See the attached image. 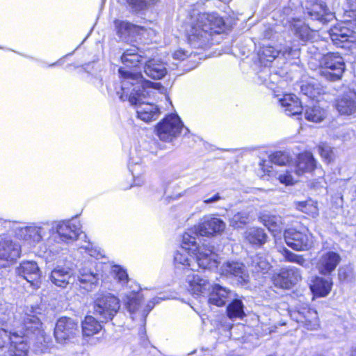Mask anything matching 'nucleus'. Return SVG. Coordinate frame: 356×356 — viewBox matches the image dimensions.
<instances>
[{
    "instance_id": "obj_1",
    "label": "nucleus",
    "mask_w": 356,
    "mask_h": 356,
    "mask_svg": "<svg viewBox=\"0 0 356 356\" xmlns=\"http://www.w3.org/2000/svg\"><path fill=\"white\" fill-rule=\"evenodd\" d=\"M121 81L120 91H117L122 101L128 99L131 105L136 106L137 116L145 122L155 120L159 115V108L145 100L148 95L147 88H157L159 83H153L143 79L140 73H133L124 70L123 67L118 70Z\"/></svg>"
},
{
    "instance_id": "obj_2",
    "label": "nucleus",
    "mask_w": 356,
    "mask_h": 356,
    "mask_svg": "<svg viewBox=\"0 0 356 356\" xmlns=\"http://www.w3.org/2000/svg\"><path fill=\"white\" fill-rule=\"evenodd\" d=\"M224 24L222 18L216 14H199L195 24L188 31V42L195 48H202L212 33H220Z\"/></svg>"
},
{
    "instance_id": "obj_3",
    "label": "nucleus",
    "mask_w": 356,
    "mask_h": 356,
    "mask_svg": "<svg viewBox=\"0 0 356 356\" xmlns=\"http://www.w3.org/2000/svg\"><path fill=\"white\" fill-rule=\"evenodd\" d=\"M195 232H186L184 234V247L195 256L196 262L200 268L210 269L218 266V254L213 252V247L202 243L200 245V238L195 237Z\"/></svg>"
},
{
    "instance_id": "obj_4",
    "label": "nucleus",
    "mask_w": 356,
    "mask_h": 356,
    "mask_svg": "<svg viewBox=\"0 0 356 356\" xmlns=\"http://www.w3.org/2000/svg\"><path fill=\"white\" fill-rule=\"evenodd\" d=\"M24 331L17 332L9 344L8 353L10 356H27L29 346L25 337L29 334L37 333L43 336L44 332L40 330L42 323L40 320L34 315H26L24 318Z\"/></svg>"
},
{
    "instance_id": "obj_5",
    "label": "nucleus",
    "mask_w": 356,
    "mask_h": 356,
    "mask_svg": "<svg viewBox=\"0 0 356 356\" xmlns=\"http://www.w3.org/2000/svg\"><path fill=\"white\" fill-rule=\"evenodd\" d=\"M120 307V300L111 293H97L93 304V314L102 323L113 318Z\"/></svg>"
},
{
    "instance_id": "obj_6",
    "label": "nucleus",
    "mask_w": 356,
    "mask_h": 356,
    "mask_svg": "<svg viewBox=\"0 0 356 356\" xmlns=\"http://www.w3.org/2000/svg\"><path fill=\"white\" fill-rule=\"evenodd\" d=\"M184 132L186 135L189 130L184 127L181 119L177 114L166 116L156 126V134L160 140L171 142Z\"/></svg>"
},
{
    "instance_id": "obj_7",
    "label": "nucleus",
    "mask_w": 356,
    "mask_h": 356,
    "mask_svg": "<svg viewBox=\"0 0 356 356\" xmlns=\"http://www.w3.org/2000/svg\"><path fill=\"white\" fill-rule=\"evenodd\" d=\"M320 65L321 75L332 81L339 80L346 69L344 60L338 53H328L324 55Z\"/></svg>"
},
{
    "instance_id": "obj_8",
    "label": "nucleus",
    "mask_w": 356,
    "mask_h": 356,
    "mask_svg": "<svg viewBox=\"0 0 356 356\" xmlns=\"http://www.w3.org/2000/svg\"><path fill=\"white\" fill-rule=\"evenodd\" d=\"M284 240L288 246L297 251L308 250L314 245V236L308 229L289 228L284 231Z\"/></svg>"
},
{
    "instance_id": "obj_9",
    "label": "nucleus",
    "mask_w": 356,
    "mask_h": 356,
    "mask_svg": "<svg viewBox=\"0 0 356 356\" xmlns=\"http://www.w3.org/2000/svg\"><path fill=\"white\" fill-rule=\"evenodd\" d=\"M79 327L77 321L69 317L60 318L54 328V337L60 343L70 341L79 335Z\"/></svg>"
},
{
    "instance_id": "obj_10",
    "label": "nucleus",
    "mask_w": 356,
    "mask_h": 356,
    "mask_svg": "<svg viewBox=\"0 0 356 356\" xmlns=\"http://www.w3.org/2000/svg\"><path fill=\"white\" fill-rule=\"evenodd\" d=\"M341 260V257L338 252L332 250H322L314 259V265L319 274L332 276Z\"/></svg>"
},
{
    "instance_id": "obj_11",
    "label": "nucleus",
    "mask_w": 356,
    "mask_h": 356,
    "mask_svg": "<svg viewBox=\"0 0 356 356\" xmlns=\"http://www.w3.org/2000/svg\"><path fill=\"white\" fill-rule=\"evenodd\" d=\"M49 229L48 223H31L28 226L16 227L14 229L15 236L20 239L30 243H38L40 242L43 236Z\"/></svg>"
},
{
    "instance_id": "obj_12",
    "label": "nucleus",
    "mask_w": 356,
    "mask_h": 356,
    "mask_svg": "<svg viewBox=\"0 0 356 356\" xmlns=\"http://www.w3.org/2000/svg\"><path fill=\"white\" fill-rule=\"evenodd\" d=\"M21 245L9 236L0 235V268L6 267L20 257Z\"/></svg>"
},
{
    "instance_id": "obj_13",
    "label": "nucleus",
    "mask_w": 356,
    "mask_h": 356,
    "mask_svg": "<svg viewBox=\"0 0 356 356\" xmlns=\"http://www.w3.org/2000/svg\"><path fill=\"white\" fill-rule=\"evenodd\" d=\"M225 229V223L220 219L214 216L204 217L201 223L195 227L193 229L188 232H195V237L210 236L222 232Z\"/></svg>"
},
{
    "instance_id": "obj_14",
    "label": "nucleus",
    "mask_w": 356,
    "mask_h": 356,
    "mask_svg": "<svg viewBox=\"0 0 356 356\" xmlns=\"http://www.w3.org/2000/svg\"><path fill=\"white\" fill-rule=\"evenodd\" d=\"M300 270L296 267L282 268L273 275L274 285L281 289H291L301 280Z\"/></svg>"
},
{
    "instance_id": "obj_15",
    "label": "nucleus",
    "mask_w": 356,
    "mask_h": 356,
    "mask_svg": "<svg viewBox=\"0 0 356 356\" xmlns=\"http://www.w3.org/2000/svg\"><path fill=\"white\" fill-rule=\"evenodd\" d=\"M291 316L298 323L304 324L308 330H316L318 327L317 312L309 307L307 304L298 305Z\"/></svg>"
},
{
    "instance_id": "obj_16",
    "label": "nucleus",
    "mask_w": 356,
    "mask_h": 356,
    "mask_svg": "<svg viewBox=\"0 0 356 356\" xmlns=\"http://www.w3.org/2000/svg\"><path fill=\"white\" fill-rule=\"evenodd\" d=\"M291 316L298 323L304 324L308 330H316L318 327L317 312L309 307L307 304L298 305Z\"/></svg>"
},
{
    "instance_id": "obj_17",
    "label": "nucleus",
    "mask_w": 356,
    "mask_h": 356,
    "mask_svg": "<svg viewBox=\"0 0 356 356\" xmlns=\"http://www.w3.org/2000/svg\"><path fill=\"white\" fill-rule=\"evenodd\" d=\"M291 316L298 323L304 324L308 330H316L318 327L317 312L309 307L307 304L298 305Z\"/></svg>"
},
{
    "instance_id": "obj_18",
    "label": "nucleus",
    "mask_w": 356,
    "mask_h": 356,
    "mask_svg": "<svg viewBox=\"0 0 356 356\" xmlns=\"http://www.w3.org/2000/svg\"><path fill=\"white\" fill-rule=\"evenodd\" d=\"M185 273L187 289L192 295L203 296L210 290L211 286L209 280L198 273H195L193 268L187 269Z\"/></svg>"
},
{
    "instance_id": "obj_19",
    "label": "nucleus",
    "mask_w": 356,
    "mask_h": 356,
    "mask_svg": "<svg viewBox=\"0 0 356 356\" xmlns=\"http://www.w3.org/2000/svg\"><path fill=\"white\" fill-rule=\"evenodd\" d=\"M220 273L227 277L235 278L240 284H247L250 275L245 266L237 261H227L220 267Z\"/></svg>"
},
{
    "instance_id": "obj_20",
    "label": "nucleus",
    "mask_w": 356,
    "mask_h": 356,
    "mask_svg": "<svg viewBox=\"0 0 356 356\" xmlns=\"http://www.w3.org/2000/svg\"><path fill=\"white\" fill-rule=\"evenodd\" d=\"M16 273L31 284L33 287H39L40 272L35 261H25L16 268Z\"/></svg>"
},
{
    "instance_id": "obj_21",
    "label": "nucleus",
    "mask_w": 356,
    "mask_h": 356,
    "mask_svg": "<svg viewBox=\"0 0 356 356\" xmlns=\"http://www.w3.org/2000/svg\"><path fill=\"white\" fill-rule=\"evenodd\" d=\"M329 34L332 42L337 45L344 42H356V32L350 29L348 24L345 22L339 23L332 27L329 31Z\"/></svg>"
},
{
    "instance_id": "obj_22",
    "label": "nucleus",
    "mask_w": 356,
    "mask_h": 356,
    "mask_svg": "<svg viewBox=\"0 0 356 356\" xmlns=\"http://www.w3.org/2000/svg\"><path fill=\"white\" fill-rule=\"evenodd\" d=\"M55 229L60 240L63 241L76 240L81 233L80 223L75 220L59 222L56 224Z\"/></svg>"
},
{
    "instance_id": "obj_23",
    "label": "nucleus",
    "mask_w": 356,
    "mask_h": 356,
    "mask_svg": "<svg viewBox=\"0 0 356 356\" xmlns=\"http://www.w3.org/2000/svg\"><path fill=\"white\" fill-rule=\"evenodd\" d=\"M336 108L342 115L356 113V92L348 89L343 92L336 101Z\"/></svg>"
},
{
    "instance_id": "obj_24",
    "label": "nucleus",
    "mask_w": 356,
    "mask_h": 356,
    "mask_svg": "<svg viewBox=\"0 0 356 356\" xmlns=\"http://www.w3.org/2000/svg\"><path fill=\"white\" fill-rule=\"evenodd\" d=\"M49 279L54 284L61 288H65L74 281L73 270L62 266H58L51 270Z\"/></svg>"
},
{
    "instance_id": "obj_25",
    "label": "nucleus",
    "mask_w": 356,
    "mask_h": 356,
    "mask_svg": "<svg viewBox=\"0 0 356 356\" xmlns=\"http://www.w3.org/2000/svg\"><path fill=\"white\" fill-rule=\"evenodd\" d=\"M234 297V293L229 289L222 287L219 284H215L209 294V303L221 307Z\"/></svg>"
},
{
    "instance_id": "obj_26",
    "label": "nucleus",
    "mask_w": 356,
    "mask_h": 356,
    "mask_svg": "<svg viewBox=\"0 0 356 356\" xmlns=\"http://www.w3.org/2000/svg\"><path fill=\"white\" fill-rule=\"evenodd\" d=\"M292 166L295 169L296 176L299 177L314 170L316 168V161L312 153L306 152L298 155L296 164Z\"/></svg>"
},
{
    "instance_id": "obj_27",
    "label": "nucleus",
    "mask_w": 356,
    "mask_h": 356,
    "mask_svg": "<svg viewBox=\"0 0 356 356\" xmlns=\"http://www.w3.org/2000/svg\"><path fill=\"white\" fill-rule=\"evenodd\" d=\"M279 102L287 115H296L302 113V106L295 95L286 94Z\"/></svg>"
},
{
    "instance_id": "obj_28",
    "label": "nucleus",
    "mask_w": 356,
    "mask_h": 356,
    "mask_svg": "<svg viewBox=\"0 0 356 356\" xmlns=\"http://www.w3.org/2000/svg\"><path fill=\"white\" fill-rule=\"evenodd\" d=\"M99 279V273H94L87 267H83L79 270L78 280L81 284V286L87 291L92 290L98 284Z\"/></svg>"
},
{
    "instance_id": "obj_29",
    "label": "nucleus",
    "mask_w": 356,
    "mask_h": 356,
    "mask_svg": "<svg viewBox=\"0 0 356 356\" xmlns=\"http://www.w3.org/2000/svg\"><path fill=\"white\" fill-rule=\"evenodd\" d=\"M144 72L147 76L153 79H162L167 73L165 64L154 58L145 63Z\"/></svg>"
},
{
    "instance_id": "obj_30",
    "label": "nucleus",
    "mask_w": 356,
    "mask_h": 356,
    "mask_svg": "<svg viewBox=\"0 0 356 356\" xmlns=\"http://www.w3.org/2000/svg\"><path fill=\"white\" fill-rule=\"evenodd\" d=\"M332 284L331 276H327V278L316 277L310 286V289L314 295L325 297L331 291Z\"/></svg>"
},
{
    "instance_id": "obj_31",
    "label": "nucleus",
    "mask_w": 356,
    "mask_h": 356,
    "mask_svg": "<svg viewBox=\"0 0 356 356\" xmlns=\"http://www.w3.org/2000/svg\"><path fill=\"white\" fill-rule=\"evenodd\" d=\"M309 16L315 20L326 23L334 17L333 13L329 11L325 3L323 1L314 3L308 11Z\"/></svg>"
},
{
    "instance_id": "obj_32",
    "label": "nucleus",
    "mask_w": 356,
    "mask_h": 356,
    "mask_svg": "<svg viewBox=\"0 0 356 356\" xmlns=\"http://www.w3.org/2000/svg\"><path fill=\"white\" fill-rule=\"evenodd\" d=\"M259 218L263 225L274 236L280 234L284 229V222L282 218L280 216L263 214Z\"/></svg>"
},
{
    "instance_id": "obj_33",
    "label": "nucleus",
    "mask_w": 356,
    "mask_h": 356,
    "mask_svg": "<svg viewBox=\"0 0 356 356\" xmlns=\"http://www.w3.org/2000/svg\"><path fill=\"white\" fill-rule=\"evenodd\" d=\"M81 325L83 334L86 337L92 336L102 329L101 323L92 316H86Z\"/></svg>"
},
{
    "instance_id": "obj_34",
    "label": "nucleus",
    "mask_w": 356,
    "mask_h": 356,
    "mask_svg": "<svg viewBox=\"0 0 356 356\" xmlns=\"http://www.w3.org/2000/svg\"><path fill=\"white\" fill-rule=\"evenodd\" d=\"M138 48L134 47L124 51L121 56L122 63L127 67H136L141 61Z\"/></svg>"
},
{
    "instance_id": "obj_35",
    "label": "nucleus",
    "mask_w": 356,
    "mask_h": 356,
    "mask_svg": "<svg viewBox=\"0 0 356 356\" xmlns=\"http://www.w3.org/2000/svg\"><path fill=\"white\" fill-rule=\"evenodd\" d=\"M267 234L261 228L252 227L246 232V238L252 244L261 245L267 241Z\"/></svg>"
},
{
    "instance_id": "obj_36",
    "label": "nucleus",
    "mask_w": 356,
    "mask_h": 356,
    "mask_svg": "<svg viewBox=\"0 0 356 356\" xmlns=\"http://www.w3.org/2000/svg\"><path fill=\"white\" fill-rule=\"evenodd\" d=\"M326 116L325 111L318 104L307 106L305 117V118L314 122H321Z\"/></svg>"
},
{
    "instance_id": "obj_37",
    "label": "nucleus",
    "mask_w": 356,
    "mask_h": 356,
    "mask_svg": "<svg viewBox=\"0 0 356 356\" xmlns=\"http://www.w3.org/2000/svg\"><path fill=\"white\" fill-rule=\"evenodd\" d=\"M141 300L142 296L135 291L127 296L125 304L131 314L138 312L141 315V310L143 309L140 305Z\"/></svg>"
},
{
    "instance_id": "obj_38",
    "label": "nucleus",
    "mask_w": 356,
    "mask_h": 356,
    "mask_svg": "<svg viewBox=\"0 0 356 356\" xmlns=\"http://www.w3.org/2000/svg\"><path fill=\"white\" fill-rule=\"evenodd\" d=\"M250 266L252 270L255 273L261 272L265 273L270 268L268 261L264 255L261 254H256L252 257Z\"/></svg>"
},
{
    "instance_id": "obj_39",
    "label": "nucleus",
    "mask_w": 356,
    "mask_h": 356,
    "mask_svg": "<svg viewBox=\"0 0 356 356\" xmlns=\"http://www.w3.org/2000/svg\"><path fill=\"white\" fill-rule=\"evenodd\" d=\"M184 237L182 238V244L179 250H177L174 255V262L176 267H186L190 266L189 258H188V248L184 247Z\"/></svg>"
},
{
    "instance_id": "obj_40",
    "label": "nucleus",
    "mask_w": 356,
    "mask_h": 356,
    "mask_svg": "<svg viewBox=\"0 0 356 356\" xmlns=\"http://www.w3.org/2000/svg\"><path fill=\"white\" fill-rule=\"evenodd\" d=\"M280 51L276 50L272 46H264L258 53L261 63L272 62L280 54Z\"/></svg>"
},
{
    "instance_id": "obj_41",
    "label": "nucleus",
    "mask_w": 356,
    "mask_h": 356,
    "mask_svg": "<svg viewBox=\"0 0 356 356\" xmlns=\"http://www.w3.org/2000/svg\"><path fill=\"white\" fill-rule=\"evenodd\" d=\"M294 175H296L295 169L292 165H289L277 175V179L282 184L286 186L293 185L297 181Z\"/></svg>"
},
{
    "instance_id": "obj_42",
    "label": "nucleus",
    "mask_w": 356,
    "mask_h": 356,
    "mask_svg": "<svg viewBox=\"0 0 356 356\" xmlns=\"http://www.w3.org/2000/svg\"><path fill=\"white\" fill-rule=\"evenodd\" d=\"M229 318H241L244 315L243 305L240 300H234L227 309Z\"/></svg>"
},
{
    "instance_id": "obj_43",
    "label": "nucleus",
    "mask_w": 356,
    "mask_h": 356,
    "mask_svg": "<svg viewBox=\"0 0 356 356\" xmlns=\"http://www.w3.org/2000/svg\"><path fill=\"white\" fill-rule=\"evenodd\" d=\"M283 256L288 262L297 264L302 267H307L308 264L302 255L295 254L287 249L283 250Z\"/></svg>"
},
{
    "instance_id": "obj_44",
    "label": "nucleus",
    "mask_w": 356,
    "mask_h": 356,
    "mask_svg": "<svg viewBox=\"0 0 356 356\" xmlns=\"http://www.w3.org/2000/svg\"><path fill=\"white\" fill-rule=\"evenodd\" d=\"M126 1L132 11L138 12L154 4L158 0H126Z\"/></svg>"
},
{
    "instance_id": "obj_45",
    "label": "nucleus",
    "mask_w": 356,
    "mask_h": 356,
    "mask_svg": "<svg viewBox=\"0 0 356 356\" xmlns=\"http://www.w3.org/2000/svg\"><path fill=\"white\" fill-rule=\"evenodd\" d=\"M294 30L295 34L302 42H307L312 39V35L314 34V32L312 31L307 26L303 24L300 25L296 24L294 25Z\"/></svg>"
},
{
    "instance_id": "obj_46",
    "label": "nucleus",
    "mask_w": 356,
    "mask_h": 356,
    "mask_svg": "<svg viewBox=\"0 0 356 356\" xmlns=\"http://www.w3.org/2000/svg\"><path fill=\"white\" fill-rule=\"evenodd\" d=\"M249 214L246 211H240L235 213L230 219V225L233 227H241L248 222Z\"/></svg>"
},
{
    "instance_id": "obj_47",
    "label": "nucleus",
    "mask_w": 356,
    "mask_h": 356,
    "mask_svg": "<svg viewBox=\"0 0 356 356\" xmlns=\"http://www.w3.org/2000/svg\"><path fill=\"white\" fill-rule=\"evenodd\" d=\"M114 24L117 34L121 38L127 35L134 27L132 24L120 20H115Z\"/></svg>"
},
{
    "instance_id": "obj_48",
    "label": "nucleus",
    "mask_w": 356,
    "mask_h": 356,
    "mask_svg": "<svg viewBox=\"0 0 356 356\" xmlns=\"http://www.w3.org/2000/svg\"><path fill=\"white\" fill-rule=\"evenodd\" d=\"M299 209L302 212L308 214L312 218H316L318 216V209L316 205L310 202H302L299 204Z\"/></svg>"
},
{
    "instance_id": "obj_49",
    "label": "nucleus",
    "mask_w": 356,
    "mask_h": 356,
    "mask_svg": "<svg viewBox=\"0 0 356 356\" xmlns=\"http://www.w3.org/2000/svg\"><path fill=\"white\" fill-rule=\"evenodd\" d=\"M270 161L278 165H284L289 162V157L285 152H277L270 156Z\"/></svg>"
},
{
    "instance_id": "obj_50",
    "label": "nucleus",
    "mask_w": 356,
    "mask_h": 356,
    "mask_svg": "<svg viewBox=\"0 0 356 356\" xmlns=\"http://www.w3.org/2000/svg\"><path fill=\"white\" fill-rule=\"evenodd\" d=\"M17 332L0 327V349L10 344Z\"/></svg>"
},
{
    "instance_id": "obj_51",
    "label": "nucleus",
    "mask_w": 356,
    "mask_h": 356,
    "mask_svg": "<svg viewBox=\"0 0 356 356\" xmlns=\"http://www.w3.org/2000/svg\"><path fill=\"white\" fill-rule=\"evenodd\" d=\"M318 150L321 157L330 163L333 159V152L330 146L325 143L318 145Z\"/></svg>"
},
{
    "instance_id": "obj_52",
    "label": "nucleus",
    "mask_w": 356,
    "mask_h": 356,
    "mask_svg": "<svg viewBox=\"0 0 356 356\" xmlns=\"http://www.w3.org/2000/svg\"><path fill=\"white\" fill-rule=\"evenodd\" d=\"M113 273L115 275V278L121 284H124L128 282V275L125 270L118 266L113 267Z\"/></svg>"
},
{
    "instance_id": "obj_53",
    "label": "nucleus",
    "mask_w": 356,
    "mask_h": 356,
    "mask_svg": "<svg viewBox=\"0 0 356 356\" xmlns=\"http://www.w3.org/2000/svg\"><path fill=\"white\" fill-rule=\"evenodd\" d=\"M161 300H164L163 298H154L152 300L149 301L145 308L141 310V318L145 319L148 315L149 312L153 309L156 304L160 302Z\"/></svg>"
},
{
    "instance_id": "obj_54",
    "label": "nucleus",
    "mask_w": 356,
    "mask_h": 356,
    "mask_svg": "<svg viewBox=\"0 0 356 356\" xmlns=\"http://www.w3.org/2000/svg\"><path fill=\"white\" fill-rule=\"evenodd\" d=\"M301 92L303 95L310 97L311 99L316 98V95L319 94V92L310 84L302 85L301 86Z\"/></svg>"
},
{
    "instance_id": "obj_55",
    "label": "nucleus",
    "mask_w": 356,
    "mask_h": 356,
    "mask_svg": "<svg viewBox=\"0 0 356 356\" xmlns=\"http://www.w3.org/2000/svg\"><path fill=\"white\" fill-rule=\"evenodd\" d=\"M282 81V79L277 73L270 74L268 78L264 79V83L269 88H272L275 84Z\"/></svg>"
},
{
    "instance_id": "obj_56",
    "label": "nucleus",
    "mask_w": 356,
    "mask_h": 356,
    "mask_svg": "<svg viewBox=\"0 0 356 356\" xmlns=\"http://www.w3.org/2000/svg\"><path fill=\"white\" fill-rule=\"evenodd\" d=\"M189 55L188 51L183 49H178L173 54V58L177 60H184Z\"/></svg>"
},
{
    "instance_id": "obj_57",
    "label": "nucleus",
    "mask_w": 356,
    "mask_h": 356,
    "mask_svg": "<svg viewBox=\"0 0 356 356\" xmlns=\"http://www.w3.org/2000/svg\"><path fill=\"white\" fill-rule=\"evenodd\" d=\"M220 199H221V197L219 195L218 193H216L211 197L204 199L203 202L205 204H210V203L216 202L218 200H220Z\"/></svg>"
},
{
    "instance_id": "obj_58",
    "label": "nucleus",
    "mask_w": 356,
    "mask_h": 356,
    "mask_svg": "<svg viewBox=\"0 0 356 356\" xmlns=\"http://www.w3.org/2000/svg\"><path fill=\"white\" fill-rule=\"evenodd\" d=\"M349 6V9L351 11H356V0H348Z\"/></svg>"
},
{
    "instance_id": "obj_59",
    "label": "nucleus",
    "mask_w": 356,
    "mask_h": 356,
    "mask_svg": "<svg viewBox=\"0 0 356 356\" xmlns=\"http://www.w3.org/2000/svg\"><path fill=\"white\" fill-rule=\"evenodd\" d=\"M266 161H263L260 163V165L261 167V169L265 172L267 171L268 172H270L271 171L266 168Z\"/></svg>"
},
{
    "instance_id": "obj_60",
    "label": "nucleus",
    "mask_w": 356,
    "mask_h": 356,
    "mask_svg": "<svg viewBox=\"0 0 356 356\" xmlns=\"http://www.w3.org/2000/svg\"><path fill=\"white\" fill-rule=\"evenodd\" d=\"M352 356H356V349L353 352Z\"/></svg>"
}]
</instances>
